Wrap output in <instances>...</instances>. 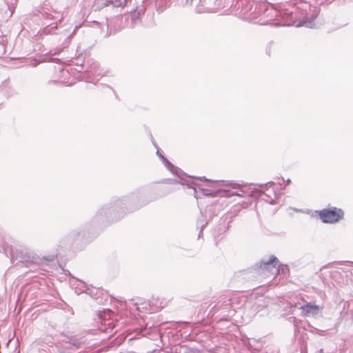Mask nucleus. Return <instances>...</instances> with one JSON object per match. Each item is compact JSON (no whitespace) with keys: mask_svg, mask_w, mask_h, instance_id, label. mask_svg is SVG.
I'll return each instance as SVG.
<instances>
[{"mask_svg":"<svg viewBox=\"0 0 353 353\" xmlns=\"http://www.w3.org/2000/svg\"><path fill=\"white\" fill-rule=\"evenodd\" d=\"M148 190L139 188L121 198L113 199L109 203L101 208L95 214L92 221L95 224H106L117 221L127 212H133L148 204Z\"/></svg>","mask_w":353,"mask_h":353,"instance_id":"f257e3e1","label":"nucleus"},{"mask_svg":"<svg viewBox=\"0 0 353 353\" xmlns=\"http://www.w3.org/2000/svg\"><path fill=\"white\" fill-rule=\"evenodd\" d=\"M48 19H53V17L52 14H47V17H46Z\"/></svg>","mask_w":353,"mask_h":353,"instance_id":"a211bd4d","label":"nucleus"},{"mask_svg":"<svg viewBox=\"0 0 353 353\" xmlns=\"http://www.w3.org/2000/svg\"><path fill=\"white\" fill-rule=\"evenodd\" d=\"M272 10H274L273 9H264L263 8V15H265L267 17V19L272 18Z\"/></svg>","mask_w":353,"mask_h":353,"instance_id":"f8f14e48","label":"nucleus"},{"mask_svg":"<svg viewBox=\"0 0 353 353\" xmlns=\"http://www.w3.org/2000/svg\"><path fill=\"white\" fill-rule=\"evenodd\" d=\"M225 196H243V190H239V191L228 190V191L225 192Z\"/></svg>","mask_w":353,"mask_h":353,"instance_id":"9b49d317","label":"nucleus"},{"mask_svg":"<svg viewBox=\"0 0 353 353\" xmlns=\"http://www.w3.org/2000/svg\"><path fill=\"white\" fill-rule=\"evenodd\" d=\"M267 201H268L270 204H274L275 203V201L273 199L267 200Z\"/></svg>","mask_w":353,"mask_h":353,"instance_id":"6ab92c4d","label":"nucleus"},{"mask_svg":"<svg viewBox=\"0 0 353 353\" xmlns=\"http://www.w3.org/2000/svg\"><path fill=\"white\" fill-rule=\"evenodd\" d=\"M299 308L301 310V315L306 317H316L322 310V307L319 305L312 304L307 301H305Z\"/></svg>","mask_w":353,"mask_h":353,"instance_id":"423d86ee","label":"nucleus"},{"mask_svg":"<svg viewBox=\"0 0 353 353\" xmlns=\"http://www.w3.org/2000/svg\"><path fill=\"white\" fill-rule=\"evenodd\" d=\"M206 224H207V222H205V223H203V221L201 222V226H200L201 229H200V231H199V236H200L201 234H202L203 230L205 228V226L206 225Z\"/></svg>","mask_w":353,"mask_h":353,"instance_id":"4468645a","label":"nucleus"},{"mask_svg":"<svg viewBox=\"0 0 353 353\" xmlns=\"http://www.w3.org/2000/svg\"><path fill=\"white\" fill-rule=\"evenodd\" d=\"M318 13L317 9H315L313 10L312 13L307 14L299 23L296 24V27L305 26L310 28H315L316 23L314 21L318 16Z\"/></svg>","mask_w":353,"mask_h":353,"instance_id":"0eeeda50","label":"nucleus"},{"mask_svg":"<svg viewBox=\"0 0 353 353\" xmlns=\"http://www.w3.org/2000/svg\"><path fill=\"white\" fill-rule=\"evenodd\" d=\"M231 185H232V188H233L234 189H235V188H239V185H238V184H236V183H231Z\"/></svg>","mask_w":353,"mask_h":353,"instance_id":"f3484780","label":"nucleus"},{"mask_svg":"<svg viewBox=\"0 0 353 353\" xmlns=\"http://www.w3.org/2000/svg\"><path fill=\"white\" fill-rule=\"evenodd\" d=\"M157 155L161 159L163 163L168 170H169L173 174L178 175L179 177L180 176L179 174V170L176 168L172 163H170L165 157H164L159 149H157Z\"/></svg>","mask_w":353,"mask_h":353,"instance_id":"6e6552de","label":"nucleus"},{"mask_svg":"<svg viewBox=\"0 0 353 353\" xmlns=\"http://www.w3.org/2000/svg\"><path fill=\"white\" fill-rule=\"evenodd\" d=\"M176 183L181 185H186L189 188L194 190V195L195 198H198L197 192L200 191L204 196H214L215 192L210 189L203 188L199 185L194 180L191 178L184 179L181 176L179 177L178 180H176Z\"/></svg>","mask_w":353,"mask_h":353,"instance_id":"20e7f679","label":"nucleus"},{"mask_svg":"<svg viewBox=\"0 0 353 353\" xmlns=\"http://www.w3.org/2000/svg\"><path fill=\"white\" fill-rule=\"evenodd\" d=\"M127 0H103L100 3L101 8H104L112 5L114 7H124Z\"/></svg>","mask_w":353,"mask_h":353,"instance_id":"1a4fd4ad","label":"nucleus"},{"mask_svg":"<svg viewBox=\"0 0 353 353\" xmlns=\"http://www.w3.org/2000/svg\"><path fill=\"white\" fill-rule=\"evenodd\" d=\"M264 6H265V4H256L254 10L248 14L249 18L254 23L263 26L268 25L270 24L271 21H274V18L276 17V12L272 10V18L267 19V17L263 15V8L262 7Z\"/></svg>","mask_w":353,"mask_h":353,"instance_id":"7ed1b4c3","label":"nucleus"},{"mask_svg":"<svg viewBox=\"0 0 353 353\" xmlns=\"http://www.w3.org/2000/svg\"><path fill=\"white\" fill-rule=\"evenodd\" d=\"M279 260L274 256H272L268 261H262L260 263L256 264V267L262 273L265 272L271 273L272 275H275L278 273Z\"/></svg>","mask_w":353,"mask_h":353,"instance_id":"39448f33","label":"nucleus"},{"mask_svg":"<svg viewBox=\"0 0 353 353\" xmlns=\"http://www.w3.org/2000/svg\"><path fill=\"white\" fill-rule=\"evenodd\" d=\"M131 19L133 21H135L138 19V14H137L135 12L131 14Z\"/></svg>","mask_w":353,"mask_h":353,"instance_id":"2eb2a0df","label":"nucleus"},{"mask_svg":"<svg viewBox=\"0 0 353 353\" xmlns=\"http://www.w3.org/2000/svg\"><path fill=\"white\" fill-rule=\"evenodd\" d=\"M217 182L221 183L222 185H229V182L228 181H218Z\"/></svg>","mask_w":353,"mask_h":353,"instance_id":"dca6fc26","label":"nucleus"},{"mask_svg":"<svg viewBox=\"0 0 353 353\" xmlns=\"http://www.w3.org/2000/svg\"><path fill=\"white\" fill-rule=\"evenodd\" d=\"M205 1V0H190V3L195 6H199L200 5H203V3Z\"/></svg>","mask_w":353,"mask_h":353,"instance_id":"ddd939ff","label":"nucleus"},{"mask_svg":"<svg viewBox=\"0 0 353 353\" xmlns=\"http://www.w3.org/2000/svg\"><path fill=\"white\" fill-rule=\"evenodd\" d=\"M320 219L325 223H334L344 216V212L342 209L336 207L324 208L318 212Z\"/></svg>","mask_w":353,"mask_h":353,"instance_id":"f03ea898","label":"nucleus"},{"mask_svg":"<svg viewBox=\"0 0 353 353\" xmlns=\"http://www.w3.org/2000/svg\"><path fill=\"white\" fill-rule=\"evenodd\" d=\"M199 179H200V180L203 179V180H205V181H208V179H207L205 176L200 177V178H199Z\"/></svg>","mask_w":353,"mask_h":353,"instance_id":"aec40b11","label":"nucleus"},{"mask_svg":"<svg viewBox=\"0 0 353 353\" xmlns=\"http://www.w3.org/2000/svg\"><path fill=\"white\" fill-rule=\"evenodd\" d=\"M57 30V24H51L50 26H48L45 27L41 32L39 33L41 35H48L54 34V31Z\"/></svg>","mask_w":353,"mask_h":353,"instance_id":"9d476101","label":"nucleus"},{"mask_svg":"<svg viewBox=\"0 0 353 353\" xmlns=\"http://www.w3.org/2000/svg\"><path fill=\"white\" fill-rule=\"evenodd\" d=\"M290 182H291L290 179H288V180L286 181V184H287V185H288V184H290Z\"/></svg>","mask_w":353,"mask_h":353,"instance_id":"412c9836","label":"nucleus"}]
</instances>
